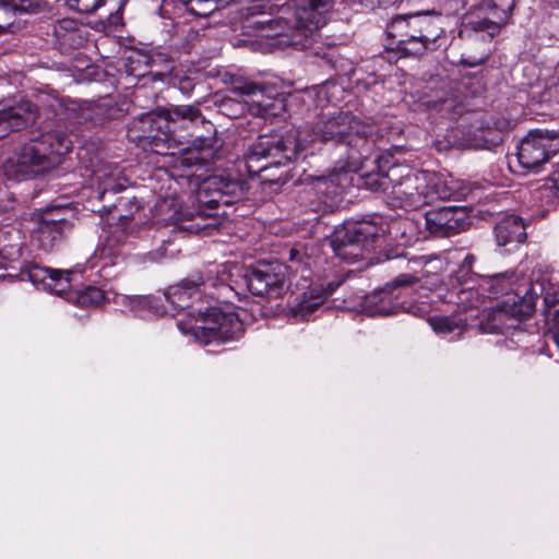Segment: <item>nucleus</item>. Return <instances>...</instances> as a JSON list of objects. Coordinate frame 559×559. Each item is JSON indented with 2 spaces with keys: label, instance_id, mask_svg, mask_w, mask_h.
I'll list each match as a JSON object with an SVG mask.
<instances>
[{
  "label": "nucleus",
  "instance_id": "9",
  "mask_svg": "<svg viewBox=\"0 0 559 559\" xmlns=\"http://www.w3.org/2000/svg\"><path fill=\"white\" fill-rule=\"evenodd\" d=\"M377 237V227L372 224H349L335 230L331 246L341 259L355 262L370 253Z\"/></svg>",
  "mask_w": 559,
  "mask_h": 559
},
{
  "label": "nucleus",
  "instance_id": "8",
  "mask_svg": "<svg viewBox=\"0 0 559 559\" xmlns=\"http://www.w3.org/2000/svg\"><path fill=\"white\" fill-rule=\"evenodd\" d=\"M435 176L427 171H409L384 191L393 206L417 209L438 197L435 190Z\"/></svg>",
  "mask_w": 559,
  "mask_h": 559
},
{
  "label": "nucleus",
  "instance_id": "41",
  "mask_svg": "<svg viewBox=\"0 0 559 559\" xmlns=\"http://www.w3.org/2000/svg\"><path fill=\"white\" fill-rule=\"evenodd\" d=\"M496 278H504L506 277V274H497L495 275Z\"/></svg>",
  "mask_w": 559,
  "mask_h": 559
},
{
  "label": "nucleus",
  "instance_id": "12",
  "mask_svg": "<svg viewBox=\"0 0 559 559\" xmlns=\"http://www.w3.org/2000/svg\"><path fill=\"white\" fill-rule=\"evenodd\" d=\"M248 289L255 296L280 297L287 280V267L277 262H259L245 275Z\"/></svg>",
  "mask_w": 559,
  "mask_h": 559
},
{
  "label": "nucleus",
  "instance_id": "18",
  "mask_svg": "<svg viewBox=\"0 0 559 559\" xmlns=\"http://www.w3.org/2000/svg\"><path fill=\"white\" fill-rule=\"evenodd\" d=\"M201 285H205L203 276L192 275L191 278L170 286L165 293V298L175 309H185L189 306L190 300L198 296Z\"/></svg>",
  "mask_w": 559,
  "mask_h": 559
},
{
  "label": "nucleus",
  "instance_id": "3",
  "mask_svg": "<svg viewBox=\"0 0 559 559\" xmlns=\"http://www.w3.org/2000/svg\"><path fill=\"white\" fill-rule=\"evenodd\" d=\"M70 150L71 141L64 132L48 131L19 147L5 159L2 170L9 179L33 178L59 165Z\"/></svg>",
  "mask_w": 559,
  "mask_h": 559
},
{
  "label": "nucleus",
  "instance_id": "30",
  "mask_svg": "<svg viewBox=\"0 0 559 559\" xmlns=\"http://www.w3.org/2000/svg\"><path fill=\"white\" fill-rule=\"evenodd\" d=\"M174 84H177L178 88L186 95L190 94L195 85L194 79L188 76V75H181L177 78V82Z\"/></svg>",
  "mask_w": 559,
  "mask_h": 559
},
{
  "label": "nucleus",
  "instance_id": "7",
  "mask_svg": "<svg viewBox=\"0 0 559 559\" xmlns=\"http://www.w3.org/2000/svg\"><path fill=\"white\" fill-rule=\"evenodd\" d=\"M178 329L182 334L201 344H222L237 337L241 323L236 314L225 313L217 308H211L199 317L188 316L179 320Z\"/></svg>",
  "mask_w": 559,
  "mask_h": 559
},
{
  "label": "nucleus",
  "instance_id": "38",
  "mask_svg": "<svg viewBox=\"0 0 559 559\" xmlns=\"http://www.w3.org/2000/svg\"><path fill=\"white\" fill-rule=\"evenodd\" d=\"M69 105H71V108H68V107H67V109H68V110H71V111H74V110H75V108H74L75 103H74V102H70V103H69Z\"/></svg>",
  "mask_w": 559,
  "mask_h": 559
},
{
  "label": "nucleus",
  "instance_id": "36",
  "mask_svg": "<svg viewBox=\"0 0 559 559\" xmlns=\"http://www.w3.org/2000/svg\"><path fill=\"white\" fill-rule=\"evenodd\" d=\"M58 26L60 28H64V29L72 28L73 27V21H71V20L59 21L58 22Z\"/></svg>",
  "mask_w": 559,
  "mask_h": 559
},
{
  "label": "nucleus",
  "instance_id": "20",
  "mask_svg": "<svg viewBox=\"0 0 559 559\" xmlns=\"http://www.w3.org/2000/svg\"><path fill=\"white\" fill-rule=\"evenodd\" d=\"M98 183L99 199H104L106 193H117L124 189V183L120 181V173L117 167L104 166L94 173Z\"/></svg>",
  "mask_w": 559,
  "mask_h": 559
},
{
  "label": "nucleus",
  "instance_id": "27",
  "mask_svg": "<svg viewBox=\"0 0 559 559\" xmlns=\"http://www.w3.org/2000/svg\"><path fill=\"white\" fill-rule=\"evenodd\" d=\"M66 3L81 13H93L103 5L104 0H66Z\"/></svg>",
  "mask_w": 559,
  "mask_h": 559
},
{
  "label": "nucleus",
  "instance_id": "28",
  "mask_svg": "<svg viewBox=\"0 0 559 559\" xmlns=\"http://www.w3.org/2000/svg\"><path fill=\"white\" fill-rule=\"evenodd\" d=\"M431 328L436 332L452 333L457 325L448 317H433L429 319Z\"/></svg>",
  "mask_w": 559,
  "mask_h": 559
},
{
  "label": "nucleus",
  "instance_id": "19",
  "mask_svg": "<svg viewBox=\"0 0 559 559\" xmlns=\"http://www.w3.org/2000/svg\"><path fill=\"white\" fill-rule=\"evenodd\" d=\"M496 239L499 246L511 242H523L526 238L525 226L521 217L509 215L502 218L495 228Z\"/></svg>",
  "mask_w": 559,
  "mask_h": 559
},
{
  "label": "nucleus",
  "instance_id": "37",
  "mask_svg": "<svg viewBox=\"0 0 559 559\" xmlns=\"http://www.w3.org/2000/svg\"><path fill=\"white\" fill-rule=\"evenodd\" d=\"M207 281L211 282L212 286H217L218 284H223L224 283V278H221L219 282H218V278L213 280L211 276H209Z\"/></svg>",
  "mask_w": 559,
  "mask_h": 559
},
{
  "label": "nucleus",
  "instance_id": "5",
  "mask_svg": "<svg viewBox=\"0 0 559 559\" xmlns=\"http://www.w3.org/2000/svg\"><path fill=\"white\" fill-rule=\"evenodd\" d=\"M432 12L397 15L389 25V35L396 38L395 50L404 57H421L440 37L441 29L430 17Z\"/></svg>",
  "mask_w": 559,
  "mask_h": 559
},
{
  "label": "nucleus",
  "instance_id": "43",
  "mask_svg": "<svg viewBox=\"0 0 559 559\" xmlns=\"http://www.w3.org/2000/svg\"><path fill=\"white\" fill-rule=\"evenodd\" d=\"M180 1L183 2L186 5L189 0H180Z\"/></svg>",
  "mask_w": 559,
  "mask_h": 559
},
{
  "label": "nucleus",
  "instance_id": "6",
  "mask_svg": "<svg viewBox=\"0 0 559 559\" xmlns=\"http://www.w3.org/2000/svg\"><path fill=\"white\" fill-rule=\"evenodd\" d=\"M240 189L235 180L226 179L222 176L206 178L200 186L197 194V201L200 210L195 214L188 212L174 219L175 225L188 233H204L211 235L217 227L214 223H203L212 214L206 213L205 209L215 210L221 204L228 205L233 202L231 197Z\"/></svg>",
  "mask_w": 559,
  "mask_h": 559
},
{
  "label": "nucleus",
  "instance_id": "17",
  "mask_svg": "<svg viewBox=\"0 0 559 559\" xmlns=\"http://www.w3.org/2000/svg\"><path fill=\"white\" fill-rule=\"evenodd\" d=\"M38 110L31 102L14 105L0 104V139L35 123Z\"/></svg>",
  "mask_w": 559,
  "mask_h": 559
},
{
  "label": "nucleus",
  "instance_id": "10",
  "mask_svg": "<svg viewBox=\"0 0 559 559\" xmlns=\"http://www.w3.org/2000/svg\"><path fill=\"white\" fill-rule=\"evenodd\" d=\"M230 91L246 97L248 110L253 116L271 118L280 116L285 110L284 99L265 85L236 79L231 82Z\"/></svg>",
  "mask_w": 559,
  "mask_h": 559
},
{
  "label": "nucleus",
  "instance_id": "22",
  "mask_svg": "<svg viewBox=\"0 0 559 559\" xmlns=\"http://www.w3.org/2000/svg\"><path fill=\"white\" fill-rule=\"evenodd\" d=\"M67 298L81 307H92L103 302L104 294L99 288L87 287L81 292L70 293Z\"/></svg>",
  "mask_w": 559,
  "mask_h": 559
},
{
  "label": "nucleus",
  "instance_id": "31",
  "mask_svg": "<svg viewBox=\"0 0 559 559\" xmlns=\"http://www.w3.org/2000/svg\"><path fill=\"white\" fill-rule=\"evenodd\" d=\"M418 282V278L412 274H400L391 283L392 287L412 286Z\"/></svg>",
  "mask_w": 559,
  "mask_h": 559
},
{
  "label": "nucleus",
  "instance_id": "39",
  "mask_svg": "<svg viewBox=\"0 0 559 559\" xmlns=\"http://www.w3.org/2000/svg\"><path fill=\"white\" fill-rule=\"evenodd\" d=\"M5 31H7V26L0 24V34H3Z\"/></svg>",
  "mask_w": 559,
  "mask_h": 559
},
{
  "label": "nucleus",
  "instance_id": "40",
  "mask_svg": "<svg viewBox=\"0 0 559 559\" xmlns=\"http://www.w3.org/2000/svg\"><path fill=\"white\" fill-rule=\"evenodd\" d=\"M188 160H189V163H188L187 165H192V164H194V163H198V162H199V158H198V157H194V160H193V162H191L190 159H188Z\"/></svg>",
  "mask_w": 559,
  "mask_h": 559
},
{
  "label": "nucleus",
  "instance_id": "16",
  "mask_svg": "<svg viewBox=\"0 0 559 559\" xmlns=\"http://www.w3.org/2000/svg\"><path fill=\"white\" fill-rule=\"evenodd\" d=\"M426 226L436 236L450 237L464 230L465 213L462 209L454 206L433 209L426 213Z\"/></svg>",
  "mask_w": 559,
  "mask_h": 559
},
{
  "label": "nucleus",
  "instance_id": "44",
  "mask_svg": "<svg viewBox=\"0 0 559 559\" xmlns=\"http://www.w3.org/2000/svg\"><path fill=\"white\" fill-rule=\"evenodd\" d=\"M58 105H59L60 107H62V106H63V102H59V103H58Z\"/></svg>",
  "mask_w": 559,
  "mask_h": 559
},
{
  "label": "nucleus",
  "instance_id": "34",
  "mask_svg": "<svg viewBox=\"0 0 559 559\" xmlns=\"http://www.w3.org/2000/svg\"><path fill=\"white\" fill-rule=\"evenodd\" d=\"M554 329L555 331V341L559 346V304L555 305L554 309Z\"/></svg>",
  "mask_w": 559,
  "mask_h": 559
},
{
  "label": "nucleus",
  "instance_id": "13",
  "mask_svg": "<svg viewBox=\"0 0 559 559\" xmlns=\"http://www.w3.org/2000/svg\"><path fill=\"white\" fill-rule=\"evenodd\" d=\"M533 311L534 302L531 299L506 300L488 311L483 328L488 333H507L509 330L518 328L520 322L530 317Z\"/></svg>",
  "mask_w": 559,
  "mask_h": 559
},
{
  "label": "nucleus",
  "instance_id": "25",
  "mask_svg": "<svg viewBox=\"0 0 559 559\" xmlns=\"http://www.w3.org/2000/svg\"><path fill=\"white\" fill-rule=\"evenodd\" d=\"M219 2L226 3L228 0H189L186 8L193 15L207 16L217 9Z\"/></svg>",
  "mask_w": 559,
  "mask_h": 559
},
{
  "label": "nucleus",
  "instance_id": "33",
  "mask_svg": "<svg viewBox=\"0 0 559 559\" xmlns=\"http://www.w3.org/2000/svg\"><path fill=\"white\" fill-rule=\"evenodd\" d=\"M12 8L21 11L32 10L36 4V0H10Z\"/></svg>",
  "mask_w": 559,
  "mask_h": 559
},
{
  "label": "nucleus",
  "instance_id": "26",
  "mask_svg": "<svg viewBox=\"0 0 559 559\" xmlns=\"http://www.w3.org/2000/svg\"><path fill=\"white\" fill-rule=\"evenodd\" d=\"M481 304L479 294L474 289L462 290L459 295L457 305L464 310L477 308Z\"/></svg>",
  "mask_w": 559,
  "mask_h": 559
},
{
  "label": "nucleus",
  "instance_id": "35",
  "mask_svg": "<svg viewBox=\"0 0 559 559\" xmlns=\"http://www.w3.org/2000/svg\"><path fill=\"white\" fill-rule=\"evenodd\" d=\"M475 261V258L471 254L466 255L463 261V267L469 270L473 265V262Z\"/></svg>",
  "mask_w": 559,
  "mask_h": 559
},
{
  "label": "nucleus",
  "instance_id": "32",
  "mask_svg": "<svg viewBox=\"0 0 559 559\" xmlns=\"http://www.w3.org/2000/svg\"><path fill=\"white\" fill-rule=\"evenodd\" d=\"M118 302L127 307L129 310H135L143 305L144 299L136 296H122Z\"/></svg>",
  "mask_w": 559,
  "mask_h": 559
},
{
  "label": "nucleus",
  "instance_id": "24",
  "mask_svg": "<svg viewBox=\"0 0 559 559\" xmlns=\"http://www.w3.org/2000/svg\"><path fill=\"white\" fill-rule=\"evenodd\" d=\"M40 271L45 273V277H43V280L48 278L51 281V283L47 284L51 290L60 294L68 287L71 275L70 271H61L49 267L43 269Z\"/></svg>",
  "mask_w": 559,
  "mask_h": 559
},
{
  "label": "nucleus",
  "instance_id": "29",
  "mask_svg": "<svg viewBox=\"0 0 559 559\" xmlns=\"http://www.w3.org/2000/svg\"><path fill=\"white\" fill-rule=\"evenodd\" d=\"M321 302L322 300L320 299V297H317L311 300H301L296 306V313L306 317L312 313L321 305Z\"/></svg>",
  "mask_w": 559,
  "mask_h": 559
},
{
  "label": "nucleus",
  "instance_id": "4",
  "mask_svg": "<svg viewBox=\"0 0 559 559\" xmlns=\"http://www.w3.org/2000/svg\"><path fill=\"white\" fill-rule=\"evenodd\" d=\"M201 117L200 110L191 105L171 106L157 111L146 112L134 119L129 127L132 141L157 154H168L166 148L171 139V123L186 127Z\"/></svg>",
  "mask_w": 559,
  "mask_h": 559
},
{
  "label": "nucleus",
  "instance_id": "2",
  "mask_svg": "<svg viewBox=\"0 0 559 559\" xmlns=\"http://www.w3.org/2000/svg\"><path fill=\"white\" fill-rule=\"evenodd\" d=\"M333 0H294L293 4L258 0L247 8L252 20L248 27H254L264 37H286L285 45H302V38L318 31L328 22Z\"/></svg>",
  "mask_w": 559,
  "mask_h": 559
},
{
  "label": "nucleus",
  "instance_id": "15",
  "mask_svg": "<svg viewBox=\"0 0 559 559\" xmlns=\"http://www.w3.org/2000/svg\"><path fill=\"white\" fill-rule=\"evenodd\" d=\"M62 212L61 209H55L38 216L34 238L41 250L52 251L62 240L63 235L71 230L72 224L62 216Z\"/></svg>",
  "mask_w": 559,
  "mask_h": 559
},
{
  "label": "nucleus",
  "instance_id": "1",
  "mask_svg": "<svg viewBox=\"0 0 559 559\" xmlns=\"http://www.w3.org/2000/svg\"><path fill=\"white\" fill-rule=\"evenodd\" d=\"M373 128L348 111L322 115L312 128L298 131L296 136L263 134L246 156L249 173H261L270 167L286 165L296 157L297 151L312 144L330 143L346 147V158L353 163L370 151L369 138Z\"/></svg>",
  "mask_w": 559,
  "mask_h": 559
},
{
  "label": "nucleus",
  "instance_id": "23",
  "mask_svg": "<svg viewBox=\"0 0 559 559\" xmlns=\"http://www.w3.org/2000/svg\"><path fill=\"white\" fill-rule=\"evenodd\" d=\"M21 242L19 231L14 228L0 231V253L5 258H13L20 252Z\"/></svg>",
  "mask_w": 559,
  "mask_h": 559
},
{
  "label": "nucleus",
  "instance_id": "11",
  "mask_svg": "<svg viewBox=\"0 0 559 559\" xmlns=\"http://www.w3.org/2000/svg\"><path fill=\"white\" fill-rule=\"evenodd\" d=\"M559 151V133L549 130H533L521 141L518 159L528 170H538Z\"/></svg>",
  "mask_w": 559,
  "mask_h": 559
},
{
  "label": "nucleus",
  "instance_id": "42",
  "mask_svg": "<svg viewBox=\"0 0 559 559\" xmlns=\"http://www.w3.org/2000/svg\"><path fill=\"white\" fill-rule=\"evenodd\" d=\"M66 118H67V119H72V118H75V117H74L72 114H67V115H66Z\"/></svg>",
  "mask_w": 559,
  "mask_h": 559
},
{
  "label": "nucleus",
  "instance_id": "14",
  "mask_svg": "<svg viewBox=\"0 0 559 559\" xmlns=\"http://www.w3.org/2000/svg\"><path fill=\"white\" fill-rule=\"evenodd\" d=\"M514 4L515 0H486L478 8V15L467 17L466 24L475 32H486L493 37L507 23Z\"/></svg>",
  "mask_w": 559,
  "mask_h": 559
},
{
  "label": "nucleus",
  "instance_id": "21",
  "mask_svg": "<svg viewBox=\"0 0 559 559\" xmlns=\"http://www.w3.org/2000/svg\"><path fill=\"white\" fill-rule=\"evenodd\" d=\"M360 310L369 317L390 316L394 312L391 302L381 293L364 297Z\"/></svg>",
  "mask_w": 559,
  "mask_h": 559
}]
</instances>
